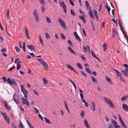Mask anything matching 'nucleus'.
<instances>
[{
    "instance_id": "nucleus-1",
    "label": "nucleus",
    "mask_w": 128,
    "mask_h": 128,
    "mask_svg": "<svg viewBox=\"0 0 128 128\" xmlns=\"http://www.w3.org/2000/svg\"><path fill=\"white\" fill-rule=\"evenodd\" d=\"M103 99L106 103L108 104L110 108H114V105L110 99L106 97H104Z\"/></svg>"
},
{
    "instance_id": "nucleus-2",
    "label": "nucleus",
    "mask_w": 128,
    "mask_h": 128,
    "mask_svg": "<svg viewBox=\"0 0 128 128\" xmlns=\"http://www.w3.org/2000/svg\"><path fill=\"white\" fill-rule=\"evenodd\" d=\"M58 22L60 25L61 27L63 28L64 30H66V28L65 24L62 20L59 18H58Z\"/></svg>"
},
{
    "instance_id": "nucleus-3",
    "label": "nucleus",
    "mask_w": 128,
    "mask_h": 128,
    "mask_svg": "<svg viewBox=\"0 0 128 128\" xmlns=\"http://www.w3.org/2000/svg\"><path fill=\"white\" fill-rule=\"evenodd\" d=\"M33 14L36 22L38 23L39 22V17L37 12V10L36 9L34 10Z\"/></svg>"
},
{
    "instance_id": "nucleus-4",
    "label": "nucleus",
    "mask_w": 128,
    "mask_h": 128,
    "mask_svg": "<svg viewBox=\"0 0 128 128\" xmlns=\"http://www.w3.org/2000/svg\"><path fill=\"white\" fill-rule=\"evenodd\" d=\"M1 113L3 115L4 119L6 121V122L8 124H9L10 123V118L4 112H1Z\"/></svg>"
},
{
    "instance_id": "nucleus-5",
    "label": "nucleus",
    "mask_w": 128,
    "mask_h": 128,
    "mask_svg": "<svg viewBox=\"0 0 128 128\" xmlns=\"http://www.w3.org/2000/svg\"><path fill=\"white\" fill-rule=\"evenodd\" d=\"M118 116L119 117V119L121 124L122 126L124 128H127L124 122L122 120L121 116L119 114H118Z\"/></svg>"
},
{
    "instance_id": "nucleus-6",
    "label": "nucleus",
    "mask_w": 128,
    "mask_h": 128,
    "mask_svg": "<svg viewBox=\"0 0 128 128\" xmlns=\"http://www.w3.org/2000/svg\"><path fill=\"white\" fill-rule=\"evenodd\" d=\"M59 4L60 6L63 8L64 12L66 14V7L64 4V2H61L60 1Z\"/></svg>"
},
{
    "instance_id": "nucleus-7",
    "label": "nucleus",
    "mask_w": 128,
    "mask_h": 128,
    "mask_svg": "<svg viewBox=\"0 0 128 128\" xmlns=\"http://www.w3.org/2000/svg\"><path fill=\"white\" fill-rule=\"evenodd\" d=\"M2 103L5 107L8 110H11V107L7 104V102L6 100H3L2 101Z\"/></svg>"
},
{
    "instance_id": "nucleus-8",
    "label": "nucleus",
    "mask_w": 128,
    "mask_h": 128,
    "mask_svg": "<svg viewBox=\"0 0 128 128\" xmlns=\"http://www.w3.org/2000/svg\"><path fill=\"white\" fill-rule=\"evenodd\" d=\"M21 99L22 101V103L23 104H26L28 106L29 105V102L27 100V99H25L23 96L22 97Z\"/></svg>"
},
{
    "instance_id": "nucleus-9",
    "label": "nucleus",
    "mask_w": 128,
    "mask_h": 128,
    "mask_svg": "<svg viewBox=\"0 0 128 128\" xmlns=\"http://www.w3.org/2000/svg\"><path fill=\"white\" fill-rule=\"evenodd\" d=\"M13 98L17 104H18L19 102V99L18 96L15 94L13 96Z\"/></svg>"
},
{
    "instance_id": "nucleus-10",
    "label": "nucleus",
    "mask_w": 128,
    "mask_h": 128,
    "mask_svg": "<svg viewBox=\"0 0 128 128\" xmlns=\"http://www.w3.org/2000/svg\"><path fill=\"white\" fill-rule=\"evenodd\" d=\"M112 124L114 125V128H120V126H118L116 122L114 120H112Z\"/></svg>"
},
{
    "instance_id": "nucleus-11",
    "label": "nucleus",
    "mask_w": 128,
    "mask_h": 128,
    "mask_svg": "<svg viewBox=\"0 0 128 128\" xmlns=\"http://www.w3.org/2000/svg\"><path fill=\"white\" fill-rule=\"evenodd\" d=\"M20 88L21 91L24 94H27V90L24 88L23 85H21L20 86Z\"/></svg>"
},
{
    "instance_id": "nucleus-12",
    "label": "nucleus",
    "mask_w": 128,
    "mask_h": 128,
    "mask_svg": "<svg viewBox=\"0 0 128 128\" xmlns=\"http://www.w3.org/2000/svg\"><path fill=\"white\" fill-rule=\"evenodd\" d=\"M91 108H92V110L94 111L95 112L96 111V104L94 102L92 101L91 103Z\"/></svg>"
},
{
    "instance_id": "nucleus-13",
    "label": "nucleus",
    "mask_w": 128,
    "mask_h": 128,
    "mask_svg": "<svg viewBox=\"0 0 128 128\" xmlns=\"http://www.w3.org/2000/svg\"><path fill=\"white\" fill-rule=\"evenodd\" d=\"M25 34L26 37L28 39H30V36L28 34V31L26 27L25 28Z\"/></svg>"
},
{
    "instance_id": "nucleus-14",
    "label": "nucleus",
    "mask_w": 128,
    "mask_h": 128,
    "mask_svg": "<svg viewBox=\"0 0 128 128\" xmlns=\"http://www.w3.org/2000/svg\"><path fill=\"white\" fill-rule=\"evenodd\" d=\"M73 34L74 35L76 39L78 40L79 41H80L82 40L79 37L76 32H74L73 33Z\"/></svg>"
},
{
    "instance_id": "nucleus-15",
    "label": "nucleus",
    "mask_w": 128,
    "mask_h": 128,
    "mask_svg": "<svg viewBox=\"0 0 128 128\" xmlns=\"http://www.w3.org/2000/svg\"><path fill=\"white\" fill-rule=\"evenodd\" d=\"M88 12L89 14L90 17L91 18L94 19V16L93 14L92 11L90 9L89 10Z\"/></svg>"
},
{
    "instance_id": "nucleus-16",
    "label": "nucleus",
    "mask_w": 128,
    "mask_h": 128,
    "mask_svg": "<svg viewBox=\"0 0 128 128\" xmlns=\"http://www.w3.org/2000/svg\"><path fill=\"white\" fill-rule=\"evenodd\" d=\"M27 48L31 50H33L34 52H35V49L34 46L32 45H28Z\"/></svg>"
},
{
    "instance_id": "nucleus-17",
    "label": "nucleus",
    "mask_w": 128,
    "mask_h": 128,
    "mask_svg": "<svg viewBox=\"0 0 128 128\" xmlns=\"http://www.w3.org/2000/svg\"><path fill=\"white\" fill-rule=\"evenodd\" d=\"M124 111H128V106L126 104H123L122 105Z\"/></svg>"
},
{
    "instance_id": "nucleus-18",
    "label": "nucleus",
    "mask_w": 128,
    "mask_h": 128,
    "mask_svg": "<svg viewBox=\"0 0 128 128\" xmlns=\"http://www.w3.org/2000/svg\"><path fill=\"white\" fill-rule=\"evenodd\" d=\"M84 123L86 128H90V126L88 124V121L86 119H84Z\"/></svg>"
},
{
    "instance_id": "nucleus-19",
    "label": "nucleus",
    "mask_w": 128,
    "mask_h": 128,
    "mask_svg": "<svg viewBox=\"0 0 128 128\" xmlns=\"http://www.w3.org/2000/svg\"><path fill=\"white\" fill-rule=\"evenodd\" d=\"M83 49L84 51L86 52L88 51V49L89 52H90V49L89 47L88 46H87V48L86 46H84L83 47Z\"/></svg>"
},
{
    "instance_id": "nucleus-20",
    "label": "nucleus",
    "mask_w": 128,
    "mask_h": 128,
    "mask_svg": "<svg viewBox=\"0 0 128 128\" xmlns=\"http://www.w3.org/2000/svg\"><path fill=\"white\" fill-rule=\"evenodd\" d=\"M43 65L44 69L46 70H47L48 69V66L47 63L44 61L43 63L42 64Z\"/></svg>"
},
{
    "instance_id": "nucleus-21",
    "label": "nucleus",
    "mask_w": 128,
    "mask_h": 128,
    "mask_svg": "<svg viewBox=\"0 0 128 128\" xmlns=\"http://www.w3.org/2000/svg\"><path fill=\"white\" fill-rule=\"evenodd\" d=\"M79 18L80 19L82 20L84 24L86 23V20L84 16L82 15L80 16Z\"/></svg>"
},
{
    "instance_id": "nucleus-22",
    "label": "nucleus",
    "mask_w": 128,
    "mask_h": 128,
    "mask_svg": "<svg viewBox=\"0 0 128 128\" xmlns=\"http://www.w3.org/2000/svg\"><path fill=\"white\" fill-rule=\"evenodd\" d=\"M105 78L106 80L110 84H112V82L110 78H109L107 76H105Z\"/></svg>"
},
{
    "instance_id": "nucleus-23",
    "label": "nucleus",
    "mask_w": 128,
    "mask_h": 128,
    "mask_svg": "<svg viewBox=\"0 0 128 128\" xmlns=\"http://www.w3.org/2000/svg\"><path fill=\"white\" fill-rule=\"evenodd\" d=\"M6 81L10 85L12 84V79L11 80L10 78H7Z\"/></svg>"
},
{
    "instance_id": "nucleus-24",
    "label": "nucleus",
    "mask_w": 128,
    "mask_h": 128,
    "mask_svg": "<svg viewBox=\"0 0 128 128\" xmlns=\"http://www.w3.org/2000/svg\"><path fill=\"white\" fill-rule=\"evenodd\" d=\"M128 98V95L124 96L122 97L121 98V100L123 102L124 100L127 99Z\"/></svg>"
},
{
    "instance_id": "nucleus-25",
    "label": "nucleus",
    "mask_w": 128,
    "mask_h": 128,
    "mask_svg": "<svg viewBox=\"0 0 128 128\" xmlns=\"http://www.w3.org/2000/svg\"><path fill=\"white\" fill-rule=\"evenodd\" d=\"M85 4L86 5V6L87 9H89V10L90 9V5L88 3V2L87 1H86L85 2Z\"/></svg>"
},
{
    "instance_id": "nucleus-26",
    "label": "nucleus",
    "mask_w": 128,
    "mask_h": 128,
    "mask_svg": "<svg viewBox=\"0 0 128 128\" xmlns=\"http://www.w3.org/2000/svg\"><path fill=\"white\" fill-rule=\"evenodd\" d=\"M46 21L48 24H50L51 22L50 19V18L48 16H46Z\"/></svg>"
},
{
    "instance_id": "nucleus-27",
    "label": "nucleus",
    "mask_w": 128,
    "mask_h": 128,
    "mask_svg": "<svg viewBox=\"0 0 128 128\" xmlns=\"http://www.w3.org/2000/svg\"><path fill=\"white\" fill-rule=\"evenodd\" d=\"M93 11L94 12V14L95 16L96 19H98V14L97 11L93 9Z\"/></svg>"
},
{
    "instance_id": "nucleus-28",
    "label": "nucleus",
    "mask_w": 128,
    "mask_h": 128,
    "mask_svg": "<svg viewBox=\"0 0 128 128\" xmlns=\"http://www.w3.org/2000/svg\"><path fill=\"white\" fill-rule=\"evenodd\" d=\"M68 50L70 52L73 54H75V53L74 51L70 47H68Z\"/></svg>"
},
{
    "instance_id": "nucleus-29",
    "label": "nucleus",
    "mask_w": 128,
    "mask_h": 128,
    "mask_svg": "<svg viewBox=\"0 0 128 128\" xmlns=\"http://www.w3.org/2000/svg\"><path fill=\"white\" fill-rule=\"evenodd\" d=\"M103 47L104 48V51H105L107 48V44H104L103 45Z\"/></svg>"
},
{
    "instance_id": "nucleus-30",
    "label": "nucleus",
    "mask_w": 128,
    "mask_h": 128,
    "mask_svg": "<svg viewBox=\"0 0 128 128\" xmlns=\"http://www.w3.org/2000/svg\"><path fill=\"white\" fill-rule=\"evenodd\" d=\"M45 35L46 39H49L50 38V36L48 33H45Z\"/></svg>"
},
{
    "instance_id": "nucleus-31",
    "label": "nucleus",
    "mask_w": 128,
    "mask_h": 128,
    "mask_svg": "<svg viewBox=\"0 0 128 128\" xmlns=\"http://www.w3.org/2000/svg\"><path fill=\"white\" fill-rule=\"evenodd\" d=\"M122 72V74L124 75L125 76H128V75L127 74V73L126 71L123 70H121Z\"/></svg>"
},
{
    "instance_id": "nucleus-32",
    "label": "nucleus",
    "mask_w": 128,
    "mask_h": 128,
    "mask_svg": "<svg viewBox=\"0 0 128 128\" xmlns=\"http://www.w3.org/2000/svg\"><path fill=\"white\" fill-rule=\"evenodd\" d=\"M36 60L40 62L42 64L44 61L41 58L37 59Z\"/></svg>"
},
{
    "instance_id": "nucleus-33",
    "label": "nucleus",
    "mask_w": 128,
    "mask_h": 128,
    "mask_svg": "<svg viewBox=\"0 0 128 128\" xmlns=\"http://www.w3.org/2000/svg\"><path fill=\"white\" fill-rule=\"evenodd\" d=\"M92 81L94 82H95L96 84V83L97 80L92 76H91Z\"/></svg>"
},
{
    "instance_id": "nucleus-34",
    "label": "nucleus",
    "mask_w": 128,
    "mask_h": 128,
    "mask_svg": "<svg viewBox=\"0 0 128 128\" xmlns=\"http://www.w3.org/2000/svg\"><path fill=\"white\" fill-rule=\"evenodd\" d=\"M12 84L15 86H16L17 85V82L15 81V80L14 79H12Z\"/></svg>"
},
{
    "instance_id": "nucleus-35",
    "label": "nucleus",
    "mask_w": 128,
    "mask_h": 128,
    "mask_svg": "<svg viewBox=\"0 0 128 128\" xmlns=\"http://www.w3.org/2000/svg\"><path fill=\"white\" fill-rule=\"evenodd\" d=\"M116 75L119 78L122 76L121 74L118 71L116 72Z\"/></svg>"
},
{
    "instance_id": "nucleus-36",
    "label": "nucleus",
    "mask_w": 128,
    "mask_h": 128,
    "mask_svg": "<svg viewBox=\"0 0 128 128\" xmlns=\"http://www.w3.org/2000/svg\"><path fill=\"white\" fill-rule=\"evenodd\" d=\"M44 119L46 123H48L49 124H50V120L49 119H47L46 117H44Z\"/></svg>"
},
{
    "instance_id": "nucleus-37",
    "label": "nucleus",
    "mask_w": 128,
    "mask_h": 128,
    "mask_svg": "<svg viewBox=\"0 0 128 128\" xmlns=\"http://www.w3.org/2000/svg\"><path fill=\"white\" fill-rule=\"evenodd\" d=\"M76 65L80 69H82V67L81 64H80L79 63H78L76 64Z\"/></svg>"
},
{
    "instance_id": "nucleus-38",
    "label": "nucleus",
    "mask_w": 128,
    "mask_h": 128,
    "mask_svg": "<svg viewBox=\"0 0 128 128\" xmlns=\"http://www.w3.org/2000/svg\"><path fill=\"white\" fill-rule=\"evenodd\" d=\"M43 83L45 84H46L48 83V81L46 80V78H43Z\"/></svg>"
},
{
    "instance_id": "nucleus-39",
    "label": "nucleus",
    "mask_w": 128,
    "mask_h": 128,
    "mask_svg": "<svg viewBox=\"0 0 128 128\" xmlns=\"http://www.w3.org/2000/svg\"><path fill=\"white\" fill-rule=\"evenodd\" d=\"M67 66L69 69L72 70H74V68L72 66H70V65L67 64Z\"/></svg>"
},
{
    "instance_id": "nucleus-40",
    "label": "nucleus",
    "mask_w": 128,
    "mask_h": 128,
    "mask_svg": "<svg viewBox=\"0 0 128 128\" xmlns=\"http://www.w3.org/2000/svg\"><path fill=\"white\" fill-rule=\"evenodd\" d=\"M60 35L62 37V38L63 40H65L66 38L64 34L62 33H61L60 34Z\"/></svg>"
},
{
    "instance_id": "nucleus-41",
    "label": "nucleus",
    "mask_w": 128,
    "mask_h": 128,
    "mask_svg": "<svg viewBox=\"0 0 128 128\" xmlns=\"http://www.w3.org/2000/svg\"><path fill=\"white\" fill-rule=\"evenodd\" d=\"M119 25H120V30H121L122 31V32L123 33V32H124L123 30V28H122V26L121 25V24H120V22L119 23Z\"/></svg>"
},
{
    "instance_id": "nucleus-42",
    "label": "nucleus",
    "mask_w": 128,
    "mask_h": 128,
    "mask_svg": "<svg viewBox=\"0 0 128 128\" xmlns=\"http://www.w3.org/2000/svg\"><path fill=\"white\" fill-rule=\"evenodd\" d=\"M17 66V70H19L21 67L20 64H16Z\"/></svg>"
},
{
    "instance_id": "nucleus-43",
    "label": "nucleus",
    "mask_w": 128,
    "mask_h": 128,
    "mask_svg": "<svg viewBox=\"0 0 128 128\" xmlns=\"http://www.w3.org/2000/svg\"><path fill=\"white\" fill-rule=\"evenodd\" d=\"M84 112L83 110H82L81 112L80 113V115L83 118L84 116Z\"/></svg>"
},
{
    "instance_id": "nucleus-44",
    "label": "nucleus",
    "mask_w": 128,
    "mask_h": 128,
    "mask_svg": "<svg viewBox=\"0 0 128 128\" xmlns=\"http://www.w3.org/2000/svg\"><path fill=\"white\" fill-rule=\"evenodd\" d=\"M91 53L92 55V56L96 58V56L95 55V53L93 52L92 51H91Z\"/></svg>"
},
{
    "instance_id": "nucleus-45",
    "label": "nucleus",
    "mask_w": 128,
    "mask_h": 128,
    "mask_svg": "<svg viewBox=\"0 0 128 128\" xmlns=\"http://www.w3.org/2000/svg\"><path fill=\"white\" fill-rule=\"evenodd\" d=\"M14 68H15L14 66V65L12 67L10 68L8 70V71H11L13 69H14Z\"/></svg>"
},
{
    "instance_id": "nucleus-46",
    "label": "nucleus",
    "mask_w": 128,
    "mask_h": 128,
    "mask_svg": "<svg viewBox=\"0 0 128 128\" xmlns=\"http://www.w3.org/2000/svg\"><path fill=\"white\" fill-rule=\"evenodd\" d=\"M69 81L72 84L73 86L75 85L74 82L70 78H68Z\"/></svg>"
},
{
    "instance_id": "nucleus-47",
    "label": "nucleus",
    "mask_w": 128,
    "mask_h": 128,
    "mask_svg": "<svg viewBox=\"0 0 128 128\" xmlns=\"http://www.w3.org/2000/svg\"><path fill=\"white\" fill-rule=\"evenodd\" d=\"M64 105L65 106V107H66V109L67 110H68V106H67V104L66 103V102L65 101H64Z\"/></svg>"
},
{
    "instance_id": "nucleus-48",
    "label": "nucleus",
    "mask_w": 128,
    "mask_h": 128,
    "mask_svg": "<svg viewBox=\"0 0 128 128\" xmlns=\"http://www.w3.org/2000/svg\"><path fill=\"white\" fill-rule=\"evenodd\" d=\"M70 4L72 6H74V2L72 0H69Z\"/></svg>"
},
{
    "instance_id": "nucleus-49",
    "label": "nucleus",
    "mask_w": 128,
    "mask_h": 128,
    "mask_svg": "<svg viewBox=\"0 0 128 128\" xmlns=\"http://www.w3.org/2000/svg\"><path fill=\"white\" fill-rule=\"evenodd\" d=\"M40 2L43 5L45 4V3L44 0H39Z\"/></svg>"
},
{
    "instance_id": "nucleus-50",
    "label": "nucleus",
    "mask_w": 128,
    "mask_h": 128,
    "mask_svg": "<svg viewBox=\"0 0 128 128\" xmlns=\"http://www.w3.org/2000/svg\"><path fill=\"white\" fill-rule=\"evenodd\" d=\"M70 13H71V14L73 16H74L75 14L74 12L73 11V10L72 9L70 10Z\"/></svg>"
},
{
    "instance_id": "nucleus-51",
    "label": "nucleus",
    "mask_w": 128,
    "mask_h": 128,
    "mask_svg": "<svg viewBox=\"0 0 128 128\" xmlns=\"http://www.w3.org/2000/svg\"><path fill=\"white\" fill-rule=\"evenodd\" d=\"M86 70L87 72L89 73H90L91 72L90 71L88 68H86Z\"/></svg>"
},
{
    "instance_id": "nucleus-52",
    "label": "nucleus",
    "mask_w": 128,
    "mask_h": 128,
    "mask_svg": "<svg viewBox=\"0 0 128 128\" xmlns=\"http://www.w3.org/2000/svg\"><path fill=\"white\" fill-rule=\"evenodd\" d=\"M39 40H40V43L42 45V46L43 45L44 43L43 42L42 39V38L39 39Z\"/></svg>"
},
{
    "instance_id": "nucleus-53",
    "label": "nucleus",
    "mask_w": 128,
    "mask_h": 128,
    "mask_svg": "<svg viewBox=\"0 0 128 128\" xmlns=\"http://www.w3.org/2000/svg\"><path fill=\"white\" fill-rule=\"evenodd\" d=\"M34 108V109L35 111V113H36V112H38V113L39 112V111L38 110L37 108H34H34Z\"/></svg>"
},
{
    "instance_id": "nucleus-54",
    "label": "nucleus",
    "mask_w": 128,
    "mask_h": 128,
    "mask_svg": "<svg viewBox=\"0 0 128 128\" xmlns=\"http://www.w3.org/2000/svg\"><path fill=\"white\" fill-rule=\"evenodd\" d=\"M68 44L70 45V46H72V42H71V41H70V40H68Z\"/></svg>"
},
{
    "instance_id": "nucleus-55",
    "label": "nucleus",
    "mask_w": 128,
    "mask_h": 128,
    "mask_svg": "<svg viewBox=\"0 0 128 128\" xmlns=\"http://www.w3.org/2000/svg\"><path fill=\"white\" fill-rule=\"evenodd\" d=\"M12 128H17L16 125L14 123L12 124Z\"/></svg>"
},
{
    "instance_id": "nucleus-56",
    "label": "nucleus",
    "mask_w": 128,
    "mask_h": 128,
    "mask_svg": "<svg viewBox=\"0 0 128 128\" xmlns=\"http://www.w3.org/2000/svg\"><path fill=\"white\" fill-rule=\"evenodd\" d=\"M16 50L17 52H19L20 51V50L19 48H18L17 46H16L15 47Z\"/></svg>"
},
{
    "instance_id": "nucleus-57",
    "label": "nucleus",
    "mask_w": 128,
    "mask_h": 128,
    "mask_svg": "<svg viewBox=\"0 0 128 128\" xmlns=\"http://www.w3.org/2000/svg\"><path fill=\"white\" fill-rule=\"evenodd\" d=\"M119 78L123 82H125V80H124V78H122V76H121V77H120Z\"/></svg>"
},
{
    "instance_id": "nucleus-58",
    "label": "nucleus",
    "mask_w": 128,
    "mask_h": 128,
    "mask_svg": "<svg viewBox=\"0 0 128 128\" xmlns=\"http://www.w3.org/2000/svg\"><path fill=\"white\" fill-rule=\"evenodd\" d=\"M33 92L37 96H38L39 95L38 93L35 90H33Z\"/></svg>"
},
{
    "instance_id": "nucleus-59",
    "label": "nucleus",
    "mask_w": 128,
    "mask_h": 128,
    "mask_svg": "<svg viewBox=\"0 0 128 128\" xmlns=\"http://www.w3.org/2000/svg\"><path fill=\"white\" fill-rule=\"evenodd\" d=\"M39 117L42 120H43V118L42 116H41L40 114H38Z\"/></svg>"
},
{
    "instance_id": "nucleus-60",
    "label": "nucleus",
    "mask_w": 128,
    "mask_h": 128,
    "mask_svg": "<svg viewBox=\"0 0 128 128\" xmlns=\"http://www.w3.org/2000/svg\"><path fill=\"white\" fill-rule=\"evenodd\" d=\"M84 102V103L85 106L86 107H88V103H87V102H86V101L85 102Z\"/></svg>"
},
{
    "instance_id": "nucleus-61",
    "label": "nucleus",
    "mask_w": 128,
    "mask_h": 128,
    "mask_svg": "<svg viewBox=\"0 0 128 128\" xmlns=\"http://www.w3.org/2000/svg\"><path fill=\"white\" fill-rule=\"evenodd\" d=\"M105 119L106 121L108 122L109 120V118L108 117L106 116H105Z\"/></svg>"
},
{
    "instance_id": "nucleus-62",
    "label": "nucleus",
    "mask_w": 128,
    "mask_h": 128,
    "mask_svg": "<svg viewBox=\"0 0 128 128\" xmlns=\"http://www.w3.org/2000/svg\"><path fill=\"white\" fill-rule=\"evenodd\" d=\"M19 128H24L23 124L21 123L19 125Z\"/></svg>"
},
{
    "instance_id": "nucleus-63",
    "label": "nucleus",
    "mask_w": 128,
    "mask_h": 128,
    "mask_svg": "<svg viewBox=\"0 0 128 128\" xmlns=\"http://www.w3.org/2000/svg\"><path fill=\"white\" fill-rule=\"evenodd\" d=\"M112 34H116V32L115 29L114 28L112 32Z\"/></svg>"
},
{
    "instance_id": "nucleus-64",
    "label": "nucleus",
    "mask_w": 128,
    "mask_h": 128,
    "mask_svg": "<svg viewBox=\"0 0 128 128\" xmlns=\"http://www.w3.org/2000/svg\"><path fill=\"white\" fill-rule=\"evenodd\" d=\"M108 128H113V126L111 124H109L108 125Z\"/></svg>"
}]
</instances>
